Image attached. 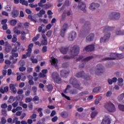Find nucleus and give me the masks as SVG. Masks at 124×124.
<instances>
[{"label": "nucleus", "mask_w": 124, "mask_h": 124, "mask_svg": "<svg viewBox=\"0 0 124 124\" xmlns=\"http://www.w3.org/2000/svg\"><path fill=\"white\" fill-rule=\"evenodd\" d=\"M41 43V45L46 46L48 44V41L47 39L42 40Z\"/></svg>", "instance_id": "obj_34"}, {"label": "nucleus", "mask_w": 124, "mask_h": 124, "mask_svg": "<svg viewBox=\"0 0 124 124\" xmlns=\"http://www.w3.org/2000/svg\"><path fill=\"white\" fill-rule=\"evenodd\" d=\"M32 47H33V44L31 43L28 46V49L27 50V51H29V52H31V51H32Z\"/></svg>", "instance_id": "obj_41"}, {"label": "nucleus", "mask_w": 124, "mask_h": 124, "mask_svg": "<svg viewBox=\"0 0 124 124\" xmlns=\"http://www.w3.org/2000/svg\"><path fill=\"white\" fill-rule=\"evenodd\" d=\"M71 93H72V94H77L78 91L76 89H74L71 91Z\"/></svg>", "instance_id": "obj_55"}, {"label": "nucleus", "mask_w": 124, "mask_h": 124, "mask_svg": "<svg viewBox=\"0 0 124 124\" xmlns=\"http://www.w3.org/2000/svg\"><path fill=\"white\" fill-rule=\"evenodd\" d=\"M116 34L117 35H124V31H116Z\"/></svg>", "instance_id": "obj_32"}, {"label": "nucleus", "mask_w": 124, "mask_h": 124, "mask_svg": "<svg viewBox=\"0 0 124 124\" xmlns=\"http://www.w3.org/2000/svg\"><path fill=\"white\" fill-rule=\"evenodd\" d=\"M5 9L6 10V11L10 12L11 11V7L10 5H7L5 8Z\"/></svg>", "instance_id": "obj_56"}, {"label": "nucleus", "mask_w": 124, "mask_h": 124, "mask_svg": "<svg viewBox=\"0 0 124 124\" xmlns=\"http://www.w3.org/2000/svg\"><path fill=\"white\" fill-rule=\"evenodd\" d=\"M1 108H2L3 109H6V108H7V104H6V103L2 104L1 105Z\"/></svg>", "instance_id": "obj_63"}, {"label": "nucleus", "mask_w": 124, "mask_h": 124, "mask_svg": "<svg viewBox=\"0 0 124 124\" xmlns=\"http://www.w3.org/2000/svg\"><path fill=\"white\" fill-rule=\"evenodd\" d=\"M52 77L54 81H55L57 84H61V83H62V78H60V76L57 72H54L52 73Z\"/></svg>", "instance_id": "obj_7"}, {"label": "nucleus", "mask_w": 124, "mask_h": 124, "mask_svg": "<svg viewBox=\"0 0 124 124\" xmlns=\"http://www.w3.org/2000/svg\"><path fill=\"white\" fill-rule=\"evenodd\" d=\"M69 70H62L60 71V76L62 78H66L67 76H68V75L69 74Z\"/></svg>", "instance_id": "obj_13"}, {"label": "nucleus", "mask_w": 124, "mask_h": 124, "mask_svg": "<svg viewBox=\"0 0 124 124\" xmlns=\"http://www.w3.org/2000/svg\"><path fill=\"white\" fill-rule=\"evenodd\" d=\"M17 36L16 34H14L13 38L12 39V42H13V43H15V42H17Z\"/></svg>", "instance_id": "obj_38"}, {"label": "nucleus", "mask_w": 124, "mask_h": 124, "mask_svg": "<svg viewBox=\"0 0 124 124\" xmlns=\"http://www.w3.org/2000/svg\"><path fill=\"white\" fill-rule=\"evenodd\" d=\"M104 107L110 113H114V112H116V107H115V105L111 102H108L105 103Z\"/></svg>", "instance_id": "obj_2"}, {"label": "nucleus", "mask_w": 124, "mask_h": 124, "mask_svg": "<svg viewBox=\"0 0 124 124\" xmlns=\"http://www.w3.org/2000/svg\"><path fill=\"white\" fill-rule=\"evenodd\" d=\"M28 19H29V20H30L31 22H33V23H37V20L33 19V17L31 15H29L28 16Z\"/></svg>", "instance_id": "obj_24"}, {"label": "nucleus", "mask_w": 124, "mask_h": 124, "mask_svg": "<svg viewBox=\"0 0 124 124\" xmlns=\"http://www.w3.org/2000/svg\"><path fill=\"white\" fill-rule=\"evenodd\" d=\"M90 27H91V24L89 22L86 21L84 22V28L86 29L84 30L85 32H87V30H90Z\"/></svg>", "instance_id": "obj_22"}, {"label": "nucleus", "mask_w": 124, "mask_h": 124, "mask_svg": "<svg viewBox=\"0 0 124 124\" xmlns=\"http://www.w3.org/2000/svg\"><path fill=\"white\" fill-rule=\"evenodd\" d=\"M84 50L86 52H92L94 50V46L93 45H88L85 47Z\"/></svg>", "instance_id": "obj_17"}, {"label": "nucleus", "mask_w": 124, "mask_h": 124, "mask_svg": "<svg viewBox=\"0 0 124 124\" xmlns=\"http://www.w3.org/2000/svg\"><path fill=\"white\" fill-rule=\"evenodd\" d=\"M60 52H61V53L62 54H66V53H67V51H68V48H67V47H61L60 49Z\"/></svg>", "instance_id": "obj_23"}, {"label": "nucleus", "mask_w": 124, "mask_h": 124, "mask_svg": "<svg viewBox=\"0 0 124 124\" xmlns=\"http://www.w3.org/2000/svg\"><path fill=\"white\" fill-rule=\"evenodd\" d=\"M76 36H77V33H76V32L72 31L69 33L68 39L69 41H73V40L76 38Z\"/></svg>", "instance_id": "obj_9"}, {"label": "nucleus", "mask_w": 124, "mask_h": 124, "mask_svg": "<svg viewBox=\"0 0 124 124\" xmlns=\"http://www.w3.org/2000/svg\"><path fill=\"white\" fill-rule=\"evenodd\" d=\"M124 56L122 54H116V59H118L119 60H121V59H123Z\"/></svg>", "instance_id": "obj_47"}, {"label": "nucleus", "mask_w": 124, "mask_h": 124, "mask_svg": "<svg viewBox=\"0 0 124 124\" xmlns=\"http://www.w3.org/2000/svg\"><path fill=\"white\" fill-rule=\"evenodd\" d=\"M68 27V24L66 23H64L62 27L61 31V35L62 37H64V34H65V31H66V29Z\"/></svg>", "instance_id": "obj_12"}, {"label": "nucleus", "mask_w": 124, "mask_h": 124, "mask_svg": "<svg viewBox=\"0 0 124 124\" xmlns=\"http://www.w3.org/2000/svg\"><path fill=\"white\" fill-rule=\"evenodd\" d=\"M124 93L121 94L118 97V99L119 101L121 102L123 99H124Z\"/></svg>", "instance_id": "obj_33"}, {"label": "nucleus", "mask_w": 124, "mask_h": 124, "mask_svg": "<svg viewBox=\"0 0 124 124\" xmlns=\"http://www.w3.org/2000/svg\"><path fill=\"white\" fill-rule=\"evenodd\" d=\"M36 117H37V115H36V114L35 113H34L32 115H31V116H30V119H31V120H33L34 119H36Z\"/></svg>", "instance_id": "obj_54"}, {"label": "nucleus", "mask_w": 124, "mask_h": 124, "mask_svg": "<svg viewBox=\"0 0 124 124\" xmlns=\"http://www.w3.org/2000/svg\"><path fill=\"white\" fill-rule=\"evenodd\" d=\"M33 106L32 105V103H30L28 104V108L30 110H32Z\"/></svg>", "instance_id": "obj_58"}, {"label": "nucleus", "mask_w": 124, "mask_h": 124, "mask_svg": "<svg viewBox=\"0 0 124 124\" xmlns=\"http://www.w3.org/2000/svg\"><path fill=\"white\" fill-rule=\"evenodd\" d=\"M1 123L2 124H6V120L5 119V117H2L1 119Z\"/></svg>", "instance_id": "obj_49"}, {"label": "nucleus", "mask_w": 124, "mask_h": 124, "mask_svg": "<svg viewBox=\"0 0 124 124\" xmlns=\"http://www.w3.org/2000/svg\"><path fill=\"white\" fill-rule=\"evenodd\" d=\"M109 17L110 20H119L121 18V14L113 12L109 15Z\"/></svg>", "instance_id": "obj_8"}, {"label": "nucleus", "mask_w": 124, "mask_h": 124, "mask_svg": "<svg viewBox=\"0 0 124 124\" xmlns=\"http://www.w3.org/2000/svg\"><path fill=\"white\" fill-rule=\"evenodd\" d=\"M96 70L95 72V74L96 75L99 76L101 75L102 73L105 72V69L104 68V66L102 65L101 64H98L96 65Z\"/></svg>", "instance_id": "obj_5"}, {"label": "nucleus", "mask_w": 124, "mask_h": 124, "mask_svg": "<svg viewBox=\"0 0 124 124\" xmlns=\"http://www.w3.org/2000/svg\"><path fill=\"white\" fill-rule=\"evenodd\" d=\"M52 61L50 62L52 65H55V66L58 64V59H56V58L54 57H51Z\"/></svg>", "instance_id": "obj_21"}, {"label": "nucleus", "mask_w": 124, "mask_h": 124, "mask_svg": "<svg viewBox=\"0 0 124 124\" xmlns=\"http://www.w3.org/2000/svg\"><path fill=\"white\" fill-rule=\"evenodd\" d=\"M76 77L78 78H84L86 81H89L91 79V77L88 75H86L85 71H82L76 74Z\"/></svg>", "instance_id": "obj_4"}, {"label": "nucleus", "mask_w": 124, "mask_h": 124, "mask_svg": "<svg viewBox=\"0 0 124 124\" xmlns=\"http://www.w3.org/2000/svg\"><path fill=\"white\" fill-rule=\"evenodd\" d=\"M40 37V34H37L35 37H33L32 39V41L33 42L36 41L37 40H38L39 39V38Z\"/></svg>", "instance_id": "obj_35"}, {"label": "nucleus", "mask_w": 124, "mask_h": 124, "mask_svg": "<svg viewBox=\"0 0 124 124\" xmlns=\"http://www.w3.org/2000/svg\"><path fill=\"white\" fill-rule=\"evenodd\" d=\"M18 46H16L15 47L13 48L12 49L11 54H14V53H16V52H17L18 51Z\"/></svg>", "instance_id": "obj_39"}, {"label": "nucleus", "mask_w": 124, "mask_h": 124, "mask_svg": "<svg viewBox=\"0 0 124 124\" xmlns=\"http://www.w3.org/2000/svg\"><path fill=\"white\" fill-rule=\"evenodd\" d=\"M19 10L16 9L13 10L11 13L12 17L13 18H17L19 16Z\"/></svg>", "instance_id": "obj_18"}, {"label": "nucleus", "mask_w": 124, "mask_h": 124, "mask_svg": "<svg viewBox=\"0 0 124 124\" xmlns=\"http://www.w3.org/2000/svg\"><path fill=\"white\" fill-rule=\"evenodd\" d=\"M66 18V11H64L62 14V21H63L64 19Z\"/></svg>", "instance_id": "obj_40"}, {"label": "nucleus", "mask_w": 124, "mask_h": 124, "mask_svg": "<svg viewBox=\"0 0 124 124\" xmlns=\"http://www.w3.org/2000/svg\"><path fill=\"white\" fill-rule=\"evenodd\" d=\"M45 25H44V24H41V26H39L38 29V32H40L42 31V29H43V27H45Z\"/></svg>", "instance_id": "obj_57"}, {"label": "nucleus", "mask_w": 124, "mask_h": 124, "mask_svg": "<svg viewBox=\"0 0 124 124\" xmlns=\"http://www.w3.org/2000/svg\"><path fill=\"white\" fill-rule=\"evenodd\" d=\"M118 85H119V86H123L122 83L124 82V79H123V78H119L118 79Z\"/></svg>", "instance_id": "obj_36"}, {"label": "nucleus", "mask_w": 124, "mask_h": 124, "mask_svg": "<svg viewBox=\"0 0 124 124\" xmlns=\"http://www.w3.org/2000/svg\"><path fill=\"white\" fill-rule=\"evenodd\" d=\"M96 115H97V111L93 112L91 115V117L92 119H93V118H94V117H95V116H96Z\"/></svg>", "instance_id": "obj_44"}, {"label": "nucleus", "mask_w": 124, "mask_h": 124, "mask_svg": "<svg viewBox=\"0 0 124 124\" xmlns=\"http://www.w3.org/2000/svg\"><path fill=\"white\" fill-rule=\"evenodd\" d=\"M39 100V97L38 96H34L32 99L33 101H38Z\"/></svg>", "instance_id": "obj_59"}, {"label": "nucleus", "mask_w": 124, "mask_h": 124, "mask_svg": "<svg viewBox=\"0 0 124 124\" xmlns=\"http://www.w3.org/2000/svg\"><path fill=\"white\" fill-rule=\"evenodd\" d=\"M19 71H21V72H23V71H26V67L21 66L19 67Z\"/></svg>", "instance_id": "obj_61"}, {"label": "nucleus", "mask_w": 124, "mask_h": 124, "mask_svg": "<svg viewBox=\"0 0 124 124\" xmlns=\"http://www.w3.org/2000/svg\"><path fill=\"white\" fill-rule=\"evenodd\" d=\"M32 100V98L27 97L25 99V102L26 103H29V102H31Z\"/></svg>", "instance_id": "obj_45"}, {"label": "nucleus", "mask_w": 124, "mask_h": 124, "mask_svg": "<svg viewBox=\"0 0 124 124\" xmlns=\"http://www.w3.org/2000/svg\"><path fill=\"white\" fill-rule=\"evenodd\" d=\"M93 58V56H89L86 57V58H84L82 62H89V61H91V60H92V59Z\"/></svg>", "instance_id": "obj_30"}, {"label": "nucleus", "mask_w": 124, "mask_h": 124, "mask_svg": "<svg viewBox=\"0 0 124 124\" xmlns=\"http://www.w3.org/2000/svg\"><path fill=\"white\" fill-rule=\"evenodd\" d=\"M9 22L10 23V24L11 25V26H16V25L17 24V20L12 19L10 21H9Z\"/></svg>", "instance_id": "obj_25"}, {"label": "nucleus", "mask_w": 124, "mask_h": 124, "mask_svg": "<svg viewBox=\"0 0 124 124\" xmlns=\"http://www.w3.org/2000/svg\"><path fill=\"white\" fill-rule=\"evenodd\" d=\"M7 19H4L1 20V23L2 25H5L7 23Z\"/></svg>", "instance_id": "obj_60"}, {"label": "nucleus", "mask_w": 124, "mask_h": 124, "mask_svg": "<svg viewBox=\"0 0 124 124\" xmlns=\"http://www.w3.org/2000/svg\"><path fill=\"white\" fill-rule=\"evenodd\" d=\"M61 95L62 96V97H64L67 100H70V98L69 97L66 96L65 94H64V93H62Z\"/></svg>", "instance_id": "obj_51"}, {"label": "nucleus", "mask_w": 124, "mask_h": 124, "mask_svg": "<svg viewBox=\"0 0 124 124\" xmlns=\"http://www.w3.org/2000/svg\"><path fill=\"white\" fill-rule=\"evenodd\" d=\"M118 108H119V109L120 110H121V111H124V105H121V104H119L118 105Z\"/></svg>", "instance_id": "obj_46"}, {"label": "nucleus", "mask_w": 124, "mask_h": 124, "mask_svg": "<svg viewBox=\"0 0 124 124\" xmlns=\"http://www.w3.org/2000/svg\"><path fill=\"white\" fill-rule=\"evenodd\" d=\"M17 51L19 53L21 52H24V51H25V48L20 46L18 48Z\"/></svg>", "instance_id": "obj_52"}, {"label": "nucleus", "mask_w": 124, "mask_h": 124, "mask_svg": "<svg viewBox=\"0 0 124 124\" xmlns=\"http://www.w3.org/2000/svg\"><path fill=\"white\" fill-rule=\"evenodd\" d=\"M42 53H46L47 52V46H44L42 48Z\"/></svg>", "instance_id": "obj_48"}, {"label": "nucleus", "mask_w": 124, "mask_h": 124, "mask_svg": "<svg viewBox=\"0 0 124 124\" xmlns=\"http://www.w3.org/2000/svg\"><path fill=\"white\" fill-rule=\"evenodd\" d=\"M78 8L83 11V12H87L86 10V4L84 2H79L78 4Z\"/></svg>", "instance_id": "obj_10"}, {"label": "nucleus", "mask_w": 124, "mask_h": 124, "mask_svg": "<svg viewBox=\"0 0 124 124\" xmlns=\"http://www.w3.org/2000/svg\"><path fill=\"white\" fill-rule=\"evenodd\" d=\"M42 108H40L38 109L37 111L39 113V117H41L43 116V113H42Z\"/></svg>", "instance_id": "obj_42"}, {"label": "nucleus", "mask_w": 124, "mask_h": 124, "mask_svg": "<svg viewBox=\"0 0 124 124\" xmlns=\"http://www.w3.org/2000/svg\"><path fill=\"white\" fill-rule=\"evenodd\" d=\"M14 32V33H16V34H17V35H19V34H22V35H24V34H26V32L25 31H20V30H18V26H16L13 29Z\"/></svg>", "instance_id": "obj_14"}, {"label": "nucleus", "mask_w": 124, "mask_h": 124, "mask_svg": "<svg viewBox=\"0 0 124 124\" xmlns=\"http://www.w3.org/2000/svg\"><path fill=\"white\" fill-rule=\"evenodd\" d=\"M103 32L105 34L103 37L100 39V42L101 43H105V42L109 40V38H110V36H111V33H109V31H112L115 28L110 26H106L103 28Z\"/></svg>", "instance_id": "obj_1"}, {"label": "nucleus", "mask_w": 124, "mask_h": 124, "mask_svg": "<svg viewBox=\"0 0 124 124\" xmlns=\"http://www.w3.org/2000/svg\"><path fill=\"white\" fill-rule=\"evenodd\" d=\"M70 84L72 85L73 87L76 89H79L81 86V84H80V82L78 81V80H77V79L74 77H72L70 79Z\"/></svg>", "instance_id": "obj_3"}, {"label": "nucleus", "mask_w": 124, "mask_h": 124, "mask_svg": "<svg viewBox=\"0 0 124 124\" xmlns=\"http://www.w3.org/2000/svg\"><path fill=\"white\" fill-rule=\"evenodd\" d=\"M52 32H53V31L51 30H49L47 32L46 35L47 37H50L51 35H52Z\"/></svg>", "instance_id": "obj_50"}, {"label": "nucleus", "mask_w": 124, "mask_h": 124, "mask_svg": "<svg viewBox=\"0 0 124 124\" xmlns=\"http://www.w3.org/2000/svg\"><path fill=\"white\" fill-rule=\"evenodd\" d=\"M99 90H100V87H95L93 89V93H98Z\"/></svg>", "instance_id": "obj_53"}, {"label": "nucleus", "mask_w": 124, "mask_h": 124, "mask_svg": "<svg viewBox=\"0 0 124 124\" xmlns=\"http://www.w3.org/2000/svg\"><path fill=\"white\" fill-rule=\"evenodd\" d=\"M35 71H36V72H39V71H40V66L39 65L37 66L35 68Z\"/></svg>", "instance_id": "obj_64"}, {"label": "nucleus", "mask_w": 124, "mask_h": 124, "mask_svg": "<svg viewBox=\"0 0 124 124\" xmlns=\"http://www.w3.org/2000/svg\"><path fill=\"white\" fill-rule=\"evenodd\" d=\"M9 88L12 93L15 94L17 93V89L14 84H10Z\"/></svg>", "instance_id": "obj_16"}, {"label": "nucleus", "mask_w": 124, "mask_h": 124, "mask_svg": "<svg viewBox=\"0 0 124 124\" xmlns=\"http://www.w3.org/2000/svg\"><path fill=\"white\" fill-rule=\"evenodd\" d=\"M93 38H94V34L93 33H91L86 37V41L87 42H91V41H93Z\"/></svg>", "instance_id": "obj_20"}, {"label": "nucleus", "mask_w": 124, "mask_h": 124, "mask_svg": "<svg viewBox=\"0 0 124 124\" xmlns=\"http://www.w3.org/2000/svg\"><path fill=\"white\" fill-rule=\"evenodd\" d=\"M1 112H2V114L3 115V116H4V117H6V116H7V111L6 110V109H2L1 110Z\"/></svg>", "instance_id": "obj_43"}, {"label": "nucleus", "mask_w": 124, "mask_h": 124, "mask_svg": "<svg viewBox=\"0 0 124 124\" xmlns=\"http://www.w3.org/2000/svg\"><path fill=\"white\" fill-rule=\"evenodd\" d=\"M79 52L80 47L78 46H74L72 48V50H71V55L73 56V58H74L79 55Z\"/></svg>", "instance_id": "obj_6"}, {"label": "nucleus", "mask_w": 124, "mask_h": 124, "mask_svg": "<svg viewBox=\"0 0 124 124\" xmlns=\"http://www.w3.org/2000/svg\"><path fill=\"white\" fill-rule=\"evenodd\" d=\"M87 94H89V92L84 91L78 93V96H84V95H86Z\"/></svg>", "instance_id": "obj_29"}, {"label": "nucleus", "mask_w": 124, "mask_h": 124, "mask_svg": "<svg viewBox=\"0 0 124 124\" xmlns=\"http://www.w3.org/2000/svg\"><path fill=\"white\" fill-rule=\"evenodd\" d=\"M19 2L22 5H26V6H28L29 5V3L28 2V1H26V0H19Z\"/></svg>", "instance_id": "obj_28"}, {"label": "nucleus", "mask_w": 124, "mask_h": 124, "mask_svg": "<svg viewBox=\"0 0 124 124\" xmlns=\"http://www.w3.org/2000/svg\"><path fill=\"white\" fill-rule=\"evenodd\" d=\"M101 124H111V119H110L109 116H105V118L103 119Z\"/></svg>", "instance_id": "obj_15"}, {"label": "nucleus", "mask_w": 124, "mask_h": 124, "mask_svg": "<svg viewBox=\"0 0 124 124\" xmlns=\"http://www.w3.org/2000/svg\"><path fill=\"white\" fill-rule=\"evenodd\" d=\"M61 116L62 118H67L68 117V113L65 111L61 112Z\"/></svg>", "instance_id": "obj_26"}, {"label": "nucleus", "mask_w": 124, "mask_h": 124, "mask_svg": "<svg viewBox=\"0 0 124 124\" xmlns=\"http://www.w3.org/2000/svg\"><path fill=\"white\" fill-rule=\"evenodd\" d=\"M51 121L52 122H53V123H56V122L58 121V117L54 116L53 118H52Z\"/></svg>", "instance_id": "obj_62"}, {"label": "nucleus", "mask_w": 124, "mask_h": 124, "mask_svg": "<svg viewBox=\"0 0 124 124\" xmlns=\"http://www.w3.org/2000/svg\"><path fill=\"white\" fill-rule=\"evenodd\" d=\"M99 6V4L97 3H92L89 7V9L90 10H94L95 9H96V8H98Z\"/></svg>", "instance_id": "obj_19"}, {"label": "nucleus", "mask_w": 124, "mask_h": 124, "mask_svg": "<svg viewBox=\"0 0 124 124\" xmlns=\"http://www.w3.org/2000/svg\"><path fill=\"white\" fill-rule=\"evenodd\" d=\"M12 49V46L11 45H9V46L5 47V51L6 52H10Z\"/></svg>", "instance_id": "obj_31"}, {"label": "nucleus", "mask_w": 124, "mask_h": 124, "mask_svg": "<svg viewBox=\"0 0 124 124\" xmlns=\"http://www.w3.org/2000/svg\"><path fill=\"white\" fill-rule=\"evenodd\" d=\"M110 57H107L104 59L103 61H112L116 60L117 59V54L116 53H111L109 55Z\"/></svg>", "instance_id": "obj_11"}, {"label": "nucleus", "mask_w": 124, "mask_h": 124, "mask_svg": "<svg viewBox=\"0 0 124 124\" xmlns=\"http://www.w3.org/2000/svg\"><path fill=\"white\" fill-rule=\"evenodd\" d=\"M14 100H15V99H14V96H10L9 97V99L8 101V102H9V103H13V102H14Z\"/></svg>", "instance_id": "obj_37"}, {"label": "nucleus", "mask_w": 124, "mask_h": 124, "mask_svg": "<svg viewBox=\"0 0 124 124\" xmlns=\"http://www.w3.org/2000/svg\"><path fill=\"white\" fill-rule=\"evenodd\" d=\"M46 88L48 93H51L53 91V85L52 84H48L46 86Z\"/></svg>", "instance_id": "obj_27"}]
</instances>
